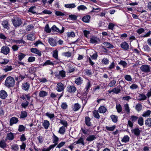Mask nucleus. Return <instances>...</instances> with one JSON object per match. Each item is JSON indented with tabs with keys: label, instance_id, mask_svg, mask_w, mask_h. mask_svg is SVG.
<instances>
[{
	"label": "nucleus",
	"instance_id": "1",
	"mask_svg": "<svg viewBox=\"0 0 151 151\" xmlns=\"http://www.w3.org/2000/svg\"><path fill=\"white\" fill-rule=\"evenodd\" d=\"M15 84V81L13 77L9 76L6 78L5 81V85L6 86L9 88L13 87Z\"/></svg>",
	"mask_w": 151,
	"mask_h": 151
},
{
	"label": "nucleus",
	"instance_id": "2",
	"mask_svg": "<svg viewBox=\"0 0 151 151\" xmlns=\"http://www.w3.org/2000/svg\"><path fill=\"white\" fill-rule=\"evenodd\" d=\"M150 67L148 65H142L140 67L141 70L145 73H148L150 72Z\"/></svg>",
	"mask_w": 151,
	"mask_h": 151
},
{
	"label": "nucleus",
	"instance_id": "3",
	"mask_svg": "<svg viewBox=\"0 0 151 151\" xmlns=\"http://www.w3.org/2000/svg\"><path fill=\"white\" fill-rule=\"evenodd\" d=\"M12 22L15 27L19 26L21 25L22 23L21 19L18 17L13 19L12 20Z\"/></svg>",
	"mask_w": 151,
	"mask_h": 151
},
{
	"label": "nucleus",
	"instance_id": "4",
	"mask_svg": "<svg viewBox=\"0 0 151 151\" xmlns=\"http://www.w3.org/2000/svg\"><path fill=\"white\" fill-rule=\"evenodd\" d=\"M65 72L63 70L59 71V73H56L55 76L58 79H60L65 77Z\"/></svg>",
	"mask_w": 151,
	"mask_h": 151
},
{
	"label": "nucleus",
	"instance_id": "5",
	"mask_svg": "<svg viewBox=\"0 0 151 151\" xmlns=\"http://www.w3.org/2000/svg\"><path fill=\"white\" fill-rule=\"evenodd\" d=\"M10 49L6 46H3L1 48V52L5 55H7L9 52Z\"/></svg>",
	"mask_w": 151,
	"mask_h": 151
},
{
	"label": "nucleus",
	"instance_id": "6",
	"mask_svg": "<svg viewBox=\"0 0 151 151\" xmlns=\"http://www.w3.org/2000/svg\"><path fill=\"white\" fill-rule=\"evenodd\" d=\"M65 88L64 85L61 83H58L57 85L56 89L58 92L63 91Z\"/></svg>",
	"mask_w": 151,
	"mask_h": 151
},
{
	"label": "nucleus",
	"instance_id": "7",
	"mask_svg": "<svg viewBox=\"0 0 151 151\" xmlns=\"http://www.w3.org/2000/svg\"><path fill=\"white\" fill-rule=\"evenodd\" d=\"M47 41L49 44L52 46H55L57 44V43L56 42V41L52 38H49Z\"/></svg>",
	"mask_w": 151,
	"mask_h": 151
},
{
	"label": "nucleus",
	"instance_id": "8",
	"mask_svg": "<svg viewBox=\"0 0 151 151\" xmlns=\"http://www.w3.org/2000/svg\"><path fill=\"white\" fill-rule=\"evenodd\" d=\"M76 90V88L74 86H68L67 87V91L70 93H74Z\"/></svg>",
	"mask_w": 151,
	"mask_h": 151
},
{
	"label": "nucleus",
	"instance_id": "9",
	"mask_svg": "<svg viewBox=\"0 0 151 151\" xmlns=\"http://www.w3.org/2000/svg\"><path fill=\"white\" fill-rule=\"evenodd\" d=\"M62 29L61 30H60L59 29L55 26V25H54L52 27V29L54 31H56L61 34L64 32V28L63 27H62Z\"/></svg>",
	"mask_w": 151,
	"mask_h": 151
},
{
	"label": "nucleus",
	"instance_id": "10",
	"mask_svg": "<svg viewBox=\"0 0 151 151\" xmlns=\"http://www.w3.org/2000/svg\"><path fill=\"white\" fill-rule=\"evenodd\" d=\"M137 99V100L140 101H143L146 99L147 97L143 93H139Z\"/></svg>",
	"mask_w": 151,
	"mask_h": 151
},
{
	"label": "nucleus",
	"instance_id": "11",
	"mask_svg": "<svg viewBox=\"0 0 151 151\" xmlns=\"http://www.w3.org/2000/svg\"><path fill=\"white\" fill-rule=\"evenodd\" d=\"M30 84L29 83L26 82L25 83H23L22 84V89L26 91H28L30 87Z\"/></svg>",
	"mask_w": 151,
	"mask_h": 151
},
{
	"label": "nucleus",
	"instance_id": "12",
	"mask_svg": "<svg viewBox=\"0 0 151 151\" xmlns=\"http://www.w3.org/2000/svg\"><path fill=\"white\" fill-rule=\"evenodd\" d=\"M18 119L17 118L15 117H13L10 119V125L11 126H12L14 124H16L18 122Z\"/></svg>",
	"mask_w": 151,
	"mask_h": 151
},
{
	"label": "nucleus",
	"instance_id": "13",
	"mask_svg": "<svg viewBox=\"0 0 151 151\" xmlns=\"http://www.w3.org/2000/svg\"><path fill=\"white\" fill-rule=\"evenodd\" d=\"M55 65L54 63L50 60H48L42 64L43 66L50 65L53 66Z\"/></svg>",
	"mask_w": 151,
	"mask_h": 151
},
{
	"label": "nucleus",
	"instance_id": "14",
	"mask_svg": "<svg viewBox=\"0 0 151 151\" xmlns=\"http://www.w3.org/2000/svg\"><path fill=\"white\" fill-rule=\"evenodd\" d=\"M83 80L80 77H79L75 78V82L78 85H80L83 82Z\"/></svg>",
	"mask_w": 151,
	"mask_h": 151
},
{
	"label": "nucleus",
	"instance_id": "15",
	"mask_svg": "<svg viewBox=\"0 0 151 151\" xmlns=\"http://www.w3.org/2000/svg\"><path fill=\"white\" fill-rule=\"evenodd\" d=\"M30 50L31 52L37 54L39 56L41 55V52L36 48H32Z\"/></svg>",
	"mask_w": 151,
	"mask_h": 151
},
{
	"label": "nucleus",
	"instance_id": "16",
	"mask_svg": "<svg viewBox=\"0 0 151 151\" xmlns=\"http://www.w3.org/2000/svg\"><path fill=\"white\" fill-rule=\"evenodd\" d=\"M7 93L5 91L2 90L0 91V98L2 99H5L7 97Z\"/></svg>",
	"mask_w": 151,
	"mask_h": 151
},
{
	"label": "nucleus",
	"instance_id": "17",
	"mask_svg": "<svg viewBox=\"0 0 151 151\" xmlns=\"http://www.w3.org/2000/svg\"><path fill=\"white\" fill-rule=\"evenodd\" d=\"M1 24L4 29H8L9 28V24L7 20H5L2 22Z\"/></svg>",
	"mask_w": 151,
	"mask_h": 151
},
{
	"label": "nucleus",
	"instance_id": "18",
	"mask_svg": "<svg viewBox=\"0 0 151 151\" xmlns=\"http://www.w3.org/2000/svg\"><path fill=\"white\" fill-rule=\"evenodd\" d=\"M121 47L125 50H127L129 49V46L128 44L126 42H124L121 44Z\"/></svg>",
	"mask_w": 151,
	"mask_h": 151
},
{
	"label": "nucleus",
	"instance_id": "19",
	"mask_svg": "<svg viewBox=\"0 0 151 151\" xmlns=\"http://www.w3.org/2000/svg\"><path fill=\"white\" fill-rule=\"evenodd\" d=\"M81 106L78 103L74 104L72 107V109L74 111H76L78 110L81 108Z\"/></svg>",
	"mask_w": 151,
	"mask_h": 151
},
{
	"label": "nucleus",
	"instance_id": "20",
	"mask_svg": "<svg viewBox=\"0 0 151 151\" xmlns=\"http://www.w3.org/2000/svg\"><path fill=\"white\" fill-rule=\"evenodd\" d=\"M48 95V93L44 91H40L39 93V96L40 97L43 98Z\"/></svg>",
	"mask_w": 151,
	"mask_h": 151
},
{
	"label": "nucleus",
	"instance_id": "21",
	"mask_svg": "<svg viewBox=\"0 0 151 151\" xmlns=\"http://www.w3.org/2000/svg\"><path fill=\"white\" fill-rule=\"evenodd\" d=\"M91 17L89 15L85 16L82 18V21L84 22L88 23L90 21V19Z\"/></svg>",
	"mask_w": 151,
	"mask_h": 151
},
{
	"label": "nucleus",
	"instance_id": "22",
	"mask_svg": "<svg viewBox=\"0 0 151 151\" xmlns=\"http://www.w3.org/2000/svg\"><path fill=\"white\" fill-rule=\"evenodd\" d=\"M100 113H104L107 110L106 108L103 106H101L98 109Z\"/></svg>",
	"mask_w": 151,
	"mask_h": 151
},
{
	"label": "nucleus",
	"instance_id": "23",
	"mask_svg": "<svg viewBox=\"0 0 151 151\" xmlns=\"http://www.w3.org/2000/svg\"><path fill=\"white\" fill-rule=\"evenodd\" d=\"M42 125L45 129H48L50 125L49 122L47 120H44L42 124Z\"/></svg>",
	"mask_w": 151,
	"mask_h": 151
},
{
	"label": "nucleus",
	"instance_id": "24",
	"mask_svg": "<svg viewBox=\"0 0 151 151\" xmlns=\"http://www.w3.org/2000/svg\"><path fill=\"white\" fill-rule=\"evenodd\" d=\"M135 108L137 111L139 112L142 110V106L141 104L138 103L136 105Z\"/></svg>",
	"mask_w": 151,
	"mask_h": 151
},
{
	"label": "nucleus",
	"instance_id": "25",
	"mask_svg": "<svg viewBox=\"0 0 151 151\" xmlns=\"http://www.w3.org/2000/svg\"><path fill=\"white\" fill-rule=\"evenodd\" d=\"M91 119L88 116L85 117V122L86 124L88 126L91 125V123L90 122Z\"/></svg>",
	"mask_w": 151,
	"mask_h": 151
},
{
	"label": "nucleus",
	"instance_id": "26",
	"mask_svg": "<svg viewBox=\"0 0 151 151\" xmlns=\"http://www.w3.org/2000/svg\"><path fill=\"white\" fill-rule=\"evenodd\" d=\"M53 143L55 144L53 145H55V147L57 144L59 140V138L53 134Z\"/></svg>",
	"mask_w": 151,
	"mask_h": 151
},
{
	"label": "nucleus",
	"instance_id": "27",
	"mask_svg": "<svg viewBox=\"0 0 151 151\" xmlns=\"http://www.w3.org/2000/svg\"><path fill=\"white\" fill-rule=\"evenodd\" d=\"M116 108L118 113H121L122 110V108L121 105L120 104H116Z\"/></svg>",
	"mask_w": 151,
	"mask_h": 151
},
{
	"label": "nucleus",
	"instance_id": "28",
	"mask_svg": "<svg viewBox=\"0 0 151 151\" xmlns=\"http://www.w3.org/2000/svg\"><path fill=\"white\" fill-rule=\"evenodd\" d=\"M124 109L127 114H129L130 113V109L128 104H126L124 105Z\"/></svg>",
	"mask_w": 151,
	"mask_h": 151
},
{
	"label": "nucleus",
	"instance_id": "29",
	"mask_svg": "<svg viewBox=\"0 0 151 151\" xmlns=\"http://www.w3.org/2000/svg\"><path fill=\"white\" fill-rule=\"evenodd\" d=\"M145 124L147 126L151 127V118H148L145 120Z\"/></svg>",
	"mask_w": 151,
	"mask_h": 151
},
{
	"label": "nucleus",
	"instance_id": "30",
	"mask_svg": "<svg viewBox=\"0 0 151 151\" xmlns=\"http://www.w3.org/2000/svg\"><path fill=\"white\" fill-rule=\"evenodd\" d=\"M27 116V113L26 111H22L20 118L21 119H24Z\"/></svg>",
	"mask_w": 151,
	"mask_h": 151
},
{
	"label": "nucleus",
	"instance_id": "31",
	"mask_svg": "<svg viewBox=\"0 0 151 151\" xmlns=\"http://www.w3.org/2000/svg\"><path fill=\"white\" fill-rule=\"evenodd\" d=\"M98 39L95 37H93L90 38V42L92 44H94L97 42V40Z\"/></svg>",
	"mask_w": 151,
	"mask_h": 151
},
{
	"label": "nucleus",
	"instance_id": "32",
	"mask_svg": "<svg viewBox=\"0 0 151 151\" xmlns=\"http://www.w3.org/2000/svg\"><path fill=\"white\" fill-rule=\"evenodd\" d=\"M14 135L12 133H10L7 134L6 137V140H12L14 139Z\"/></svg>",
	"mask_w": 151,
	"mask_h": 151
},
{
	"label": "nucleus",
	"instance_id": "33",
	"mask_svg": "<svg viewBox=\"0 0 151 151\" xmlns=\"http://www.w3.org/2000/svg\"><path fill=\"white\" fill-rule=\"evenodd\" d=\"M103 45L108 48H113L114 46L113 45L109 42H104L103 43Z\"/></svg>",
	"mask_w": 151,
	"mask_h": 151
},
{
	"label": "nucleus",
	"instance_id": "34",
	"mask_svg": "<svg viewBox=\"0 0 151 151\" xmlns=\"http://www.w3.org/2000/svg\"><path fill=\"white\" fill-rule=\"evenodd\" d=\"M65 7L67 8H73L76 7V6L74 3L68 4H65Z\"/></svg>",
	"mask_w": 151,
	"mask_h": 151
},
{
	"label": "nucleus",
	"instance_id": "35",
	"mask_svg": "<svg viewBox=\"0 0 151 151\" xmlns=\"http://www.w3.org/2000/svg\"><path fill=\"white\" fill-rule=\"evenodd\" d=\"M74 144L75 145L76 144H81L83 145H84V143L83 142V139L82 138H80L77 141L74 142Z\"/></svg>",
	"mask_w": 151,
	"mask_h": 151
},
{
	"label": "nucleus",
	"instance_id": "36",
	"mask_svg": "<svg viewBox=\"0 0 151 151\" xmlns=\"http://www.w3.org/2000/svg\"><path fill=\"white\" fill-rule=\"evenodd\" d=\"M35 39L34 35L33 34H30L27 36V39L30 40H33Z\"/></svg>",
	"mask_w": 151,
	"mask_h": 151
},
{
	"label": "nucleus",
	"instance_id": "37",
	"mask_svg": "<svg viewBox=\"0 0 151 151\" xmlns=\"http://www.w3.org/2000/svg\"><path fill=\"white\" fill-rule=\"evenodd\" d=\"M96 138L95 136L94 135H91L88 137L87 139L86 140L88 141H91L94 140Z\"/></svg>",
	"mask_w": 151,
	"mask_h": 151
},
{
	"label": "nucleus",
	"instance_id": "38",
	"mask_svg": "<svg viewBox=\"0 0 151 151\" xmlns=\"http://www.w3.org/2000/svg\"><path fill=\"white\" fill-rule=\"evenodd\" d=\"M129 137L127 136H125L123 137L121 141L122 142L127 143L129 142Z\"/></svg>",
	"mask_w": 151,
	"mask_h": 151
},
{
	"label": "nucleus",
	"instance_id": "39",
	"mask_svg": "<svg viewBox=\"0 0 151 151\" xmlns=\"http://www.w3.org/2000/svg\"><path fill=\"white\" fill-rule=\"evenodd\" d=\"M26 55L23 53H20L18 56V58L19 61H21L24 58Z\"/></svg>",
	"mask_w": 151,
	"mask_h": 151
},
{
	"label": "nucleus",
	"instance_id": "40",
	"mask_svg": "<svg viewBox=\"0 0 151 151\" xmlns=\"http://www.w3.org/2000/svg\"><path fill=\"white\" fill-rule=\"evenodd\" d=\"M91 87V84L90 81L89 80H88V81L87 82L85 88V90H86V91H87L89 88Z\"/></svg>",
	"mask_w": 151,
	"mask_h": 151
},
{
	"label": "nucleus",
	"instance_id": "41",
	"mask_svg": "<svg viewBox=\"0 0 151 151\" xmlns=\"http://www.w3.org/2000/svg\"><path fill=\"white\" fill-rule=\"evenodd\" d=\"M151 112V111L150 110H147L143 113L142 116L143 117L148 116L150 114Z\"/></svg>",
	"mask_w": 151,
	"mask_h": 151
},
{
	"label": "nucleus",
	"instance_id": "42",
	"mask_svg": "<svg viewBox=\"0 0 151 151\" xmlns=\"http://www.w3.org/2000/svg\"><path fill=\"white\" fill-rule=\"evenodd\" d=\"M93 116L95 117L97 119H99L100 116L98 113V111H97L94 110L93 112Z\"/></svg>",
	"mask_w": 151,
	"mask_h": 151
},
{
	"label": "nucleus",
	"instance_id": "43",
	"mask_svg": "<svg viewBox=\"0 0 151 151\" xmlns=\"http://www.w3.org/2000/svg\"><path fill=\"white\" fill-rule=\"evenodd\" d=\"M111 118L114 122H116L117 121L118 117L117 116L112 115L111 116Z\"/></svg>",
	"mask_w": 151,
	"mask_h": 151
},
{
	"label": "nucleus",
	"instance_id": "44",
	"mask_svg": "<svg viewBox=\"0 0 151 151\" xmlns=\"http://www.w3.org/2000/svg\"><path fill=\"white\" fill-rule=\"evenodd\" d=\"M114 93L118 94L120 92L121 90L119 88H114L113 89Z\"/></svg>",
	"mask_w": 151,
	"mask_h": 151
},
{
	"label": "nucleus",
	"instance_id": "45",
	"mask_svg": "<svg viewBox=\"0 0 151 151\" xmlns=\"http://www.w3.org/2000/svg\"><path fill=\"white\" fill-rule=\"evenodd\" d=\"M46 115L50 119L55 117L54 114L50 113L49 112H47Z\"/></svg>",
	"mask_w": 151,
	"mask_h": 151
},
{
	"label": "nucleus",
	"instance_id": "46",
	"mask_svg": "<svg viewBox=\"0 0 151 151\" xmlns=\"http://www.w3.org/2000/svg\"><path fill=\"white\" fill-rule=\"evenodd\" d=\"M6 144L4 140H1L0 142V147L4 148L6 147Z\"/></svg>",
	"mask_w": 151,
	"mask_h": 151
},
{
	"label": "nucleus",
	"instance_id": "47",
	"mask_svg": "<svg viewBox=\"0 0 151 151\" xmlns=\"http://www.w3.org/2000/svg\"><path fill=\"white\" fill-rule=\"evenodd\" d=\"M116 81L114 79H113L110 82L108 85L110 87H112L116 84Z\"/></svg>",
	"mask_w": 151,
	"mask_h": 151
},
{
	"label": "nucleus",
	"instance_id": "48",
	"mask_svg": "<svg viewBox=\"0 0 151 151\" xmlns=\"http://www.w3.org/2000/svg\"><path fill=\"white\" fill-rule=\"evenodd\" d=\"M85 74L88 76L91 75L92 74L91 70L89 69H86L84 70Z\"/></svg>",
	"mask_w": 151,
	"mask_h": 151
},
{
	"label": "nucleus",
	"instance_id": "49",
	"mask_svg": "<svg viewBox=\"0 0 151 151\" xmlns=\"http://www.w3.org/2000/svg\"><path fill=\"white\" fill-rule=\"evenodd\" d=\"M25 128H26L23 125H20L19 126L18 130L20 132L24 131Z\"/></svg>",
	"mask_w": 151,
	"mask_h": 151
},
{
	"label": "nucleus",
	"instance_id": "50",
	"mask_svg": "<svg viewBox=\"0 0 151 151\" xmlns=\"http://www.w3.org/2000/svg\"><path fill=\"white\" fill-rule=\"evenodd\" d=\"M58 51L57 50H55L53 51V57L56 59H58Z\"/></svg>",
	"mask_w": 151,
	"mask_h": 151
},
{
	"label": "nucleus",
	"instance_id": "51",
	"mask_svg": "<svg viewBox=\"0 0 151 151\" xmlns=\"http://www.w3.org/2000/svg\"><path fill=\"white\" fill-rule=\"evenodd\" d=\"M35 9H36V8L35 6L31 7L29 9V12L33 14H36V12L35 10Z\"/></svg>",
	"mask_w": 151,
	"mask_h": 151
},
{
	"label": "nucleus",
	"instance_id": "52",
	"mask_svg": "<svg viewBox=\"0 0 151 151\" xmlns=\"http://www.w3.org/2000/svg\"><path fill=\"white\" fill-rule=\"evenodd\" d=\"M138 122L139 125L142 126L143 124V119L142 117H140L139 119Z\"/></svg>",
	"mask_w": 151,
	"mask_h": 151
},
{
	"label": "nucleus",
	"instance_id": "53",
	"mask_svg": "<svg viewBox=\"0 0 151 151\" xmlns=\"http://www.w3.org/2000/svg\"><path fill=\"white\" fill-rule=\"evenodd\" d=\"M109 59L106 58H104L102 59V62L104 64H108L109 63Z\"/></svg>",
	"mask_w": 151,
	"mask_h": 151
},
{
	"label": "nucleus",
	"instance_id": "54",
	"mask_svg": "<svg viewBox=\"0 0 151 151\" xmlns=\"http://www.w3.org/2000/svg\"><path fill=\"white\" fill-rule=\"evenodd\" d=\"M124 78L128 81H131L132 80L131 76L129 75H126L124 76Z\"/></svg>",
	"mask_w": 151,
	"mask_h": 151
},
{
	"label": "nucleus",
	"instance_id": "55",
	"mask_svg": "<svg viewBox=\"0 0 151 151\" xmlns=\"http://www.w3.org/2000/svg\"><path fill=\"white\" fill-rule=\"evenodd\" d=\"M119 64L122 65L124 68H125L127 65V63L125 61L123 60H121Z\"/></svg>",
	"mask_w": 151,
	"mask_h": 151
},
{
	"label": "nucleus",
	"instance_id": "56",
	"mask_svg": "<svg viewBox=\"0 0 151 151\" xmlns=\"http://www.w3.org/2000/svg\"><path fill=\"white\" fill-rule=\"evenodd\" d=\"M114 26V24L112 23H109L108 26V28L109 29L113 30Z\"/></svg>",
	"mask_w": 151,
	"mask_h": 151
},
{
	"label": "nucleus",
	"instance_id": "57",
	"mask_svg": "<svg viewBox=\"0 0 151 151\" xmlns=\"http://www.w3.org/2000/svg\"><path fill=\"white\" fill-rule=\"evenodd\" d=\"M52 13V12L50 11L49 10L45 9L40 14H51Z\"/></svg>",
	"mask_w": 151,
	"mask_h": 151
},
{
	"label": "nucleus",
	"instance_id": "58",
	"mask_svg": "<svg viewBox=\"0 0 151 151\" xmlns=\"http://www.w3.org/2000/svg\"><path fill=\"white\" fill-rule=\"evenodd\" d=\"M45 31L47 33H50L51 32V29H50L48 24L46 25L45 28Z\"/></svg>",
	"mask_w": 151,
	"mask_h": 151
},
{
	"label": "nucleus",
	"instance_id": "59",
	"mask_svg": "<svg viewBox=\"0 0 151 151\" xmlns=\"http://www.w3.org/2000/svg\"><path fill=\"white\" fill-rule=\"evenodd\" d=\"M55 147V145H51L49 147L47 148H44L42 149V151H50L52 148Z\"/></svg>",
	"mask_w": 151,
	"mask_h": 151
},
{
	"label": "nucleus",
	"instance_id": "60",
	"mask_svg": "<svg viewBox=\"0 0 151 151\" xmlns=\"http://www.w3.org/2000/svg\"><path fill=\"white\" fill-rule=\"evenodd\" d=\"M12 69V67L11 66L6 65V66L5 68L4 69V70L5 72H7L10 71Z\"/></svg>",
	"mask_w": 151,
	"mask_h": 151
},
{
	"label": "nucleus",
	"instance_id": "61",
	"mask_svg": "<svg viewBox=\"0 0 151 151\" xmlns=\"http://www.w3.org/2000/svg\"><path fill=\"white\" fill-rule=\"evenodd\" d=\"M138 119L137 116H131V119L133 122H135Z\"/></svg>",
	"mask_w": 151,
	"mask_h": 151
},
{
	"label": "nucleus",
	"instance_id": "62",
	"mask_svg": "<svg viewBox=\"0 0 151 151\" xmlns=\"http://www.w3.org/2000/svg\"><path fill=\"white\" fill-rule=\"evenodd\" d=\"M68 37H74L75 36V34L73 32H68L67 33Z\"/></svg>",
	"mask_w": 151,
	"mask_h": 151
},
{
	"label": "nucleus",
	"instance_id": "63",
	"mask_svg": "<svg viewBox=\"0 0 151 151\" xmlns=\"http://www.w3.org/2000/svg\"><path fill=\"white\" fill-rule=\"evenodd\" d=\"M86 6L84 5H81L80 6H79L78 7V9L79 10H85V9H86Z\"/></svg>",
	"mask_w": 151,
	"mask_h": 151
},
{
	"label": "nucleus",
	"instance_id": "64",
	"mask_svg": "<svg viewBox=\"0 0 151 151\" xmlns=\"http://www.w3.org/2000/svg\"><path fill=\"white\" fill-rule=\"evenodd\" d=\"M19 48V47L17 45H13L12 47V49L14 51H17L18 50Z\"/></svg>",
	"mask_w": 151,
	"mask_h": 151
}]
</instances>
